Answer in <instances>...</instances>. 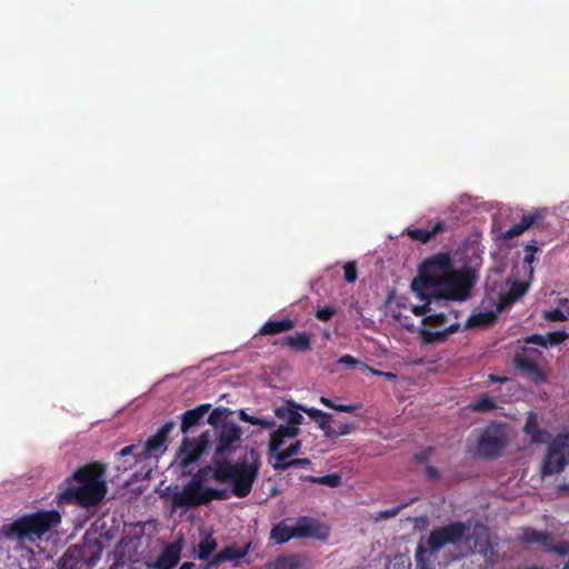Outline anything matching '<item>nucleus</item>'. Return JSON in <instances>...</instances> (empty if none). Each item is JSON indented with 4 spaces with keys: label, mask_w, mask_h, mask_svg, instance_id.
<instances>
[{
    "label": "nucleus",
    "mask_w": 569,
    "mask_h": 569,
    "mask_svg": "<svg viewBox=\"0 0 569 569\" xmlns=\"http://www.w3.org/2000/svg\"><path fill=\"white\" fill-rule=\"evenodd\" d=\"M182 540L178 539L171 543H168L158 556L153 567L156 569H173L181 556Z\"/></svg>",
    "instance_id": "17"
},
{
    "label": "nucleus",
    "mask_w": 569,
    "mask_h": 569,
    "mask_svg": "<svg viewBox=\"0 0 569 569\" xmlns=\"http://www.w3.org/2000/svg\"><path fill=\"white\" fill-rule=\"evenodd\" d=\"M261 468L259 452L251 448L243 458L232 462L213 460L212 478L221 483H231V493L237 498H246L252 490Z\"/></svg>",
    "instance_id": "2"
},
{
    "label": "nucleus",
    "mask_w": 569,
    "mask_h": 569,
    "mask_svg": "<svg viewBox=\"0 0 569 569\" xmlns=\"http://www.w3.org/2000/svg\"><path fill=\"white\" fill-rule=\"evenodd\" d=\"M288 461H289L288 459L287 460H277L276 463H287Z\"/></svg>",
    "instance_id": "63"
},
{
    "label": "nucleus",
    "mask_w": 569,
    "mask_h": 569,
    "mask_svg": "<svg viewBox=\"0 0 569 569\" xmlns=\"http://www.w3.org/2000/svg\"><path fill=\"white\" fill-rule=\"evenodd\" d=\"M523 431L530 436L533 443H542L549 437L548 431L539 427L538 417L533 411L528 412Z\"/></svg>",
    "instance_id": "20"
},
{
    "label": "nucleus",
    "mask_w": 569,
    "mask_h": 569,
    "mask_svg": "<svg viewBox=\"0 0 569 569\" xmlns=\"http://www.w3.org/2000/svg\"><path fill=\"white\" fill-rule=\"evenodd\" d=\"M103 543L96 533H86L79 543L70 546L59 562V569H91L101 557Z\"/></svg>",
    "instance_id": "5"
},
{
    "label": "nucleus",
    "mask_w": 569,
    "mask_h": 569,
    "mask_svg": "<svg viewBox=\"0 0 569 569\" xmlns=\"http://www.w3.org/2000/svg\"><path fill=\"white\" fill-rule=\"evenodd\" d=\"M553 337H555V339L551 342L552 343H559L562 340V338H563V333L556 332V333H553Z\"/></svg>",
    "instance_id": "61"
},
{
    "label": "nucleus",
    "mask_w": 569,
    "mask_h": 569,
    "mask_svg": "<svg viewBox=\"0 0 569 569\" xmlns=\"http://www.w3.org/2000/svg\"><path fill=\"white\" fill-rule=\"evenodd\" d=\"M426 473L432 480L438 479L439 476H440L438 469L436 467H433V466H427L426 467Z\"/></svg>",
    "instance_id": "56"
},
{
    "label": "nucleus",
    "mask_w": 569,
    "mask_h": 569,
    "mask_svg": "<svg viewBox=\"0 0 569 569\" xmlns=\"http://www.w3.org/2000/svg\"><path fill=\"white\" fill-rule=\"evenodd\" d=\"M569 463V433L559 435L550 443L542 463V475L552 476L561 472Z\"/></svg>",
    "instance_id": "10"
},
{
    "label": "nucleus",
    "mask_w": 569,
    "mask_h": 569,
    "mask_svg": "<svg viewBox=\"0 0 569 569\" xmlns=\"http://www.w3.org/2000/svg\"><path fill=\"white\" fill-rule=\"evenodd\" d=\"M453 270V263L448 252H440L426 259L419 269V276L411 283L412 290L432 292Z\"/></svg>",
    "instance_id": "6"
},
{
    "label": "nucleus",
    "mask_w": 569,
    "mask_h": 569,
    "mask_svg": "<svg viewBox=\"0 0 569 569\" xmlns=\"http://www.w3.org/2000/svg\"><path fill=\"white\" fill-rule=\"evenodd\" d=\"M296 322L290 318H282L279 320H268L260 329L259 335L261 336H276L282 332L290 331L295 328Z\"/></svg>",
    "instance_id": "21"
},
{
    "label": "nucleus",
    "mask_w": 569,
    "mask_h": 569,
    "mask_svg": "<svg viewBox=\"0 0 569 569\" xmlns=\"http://www.w3.org/2000/svg\"><path fill=\"white\" fill-rule=\"evenodd\" d=\"M239 418L244 421V422H248L252 426H256V423H260L258 421V417H254V416H251V415H248L244 410H240L239 412Z\"/></svg>",
    "instance_id": "54"
},
{
    "label": "nucleus",
    "mask_w": 569,
    "mask_h": 569,
    "mask_svg": "<svg viewBox=\"0 0 569 569\" xmlns=\"http://www.w3.org/2000/svg\"><path fill=\"white\" fill-rule=\"evenodd\" d=\"M468 530L469 527L462 521L449 522L432 529L428 538H421L416 548L417 569H433L427 556L439 552L447 545L457 546L463 540Z\"/></svg>",
    "instance_id": "4"
},
{
    "label": "nucleus",
    "mask_w": 569,
    "mask_h": 569,
    "mask_svg": "<svg viewBox=\"0 0 569 569\" xmlns=\"http://www.w3.org/2000/svg\"><path fill=\"white\" fill-rule=\"evenodd\" d=\"M61 516L57 510H42L24 515L0 528V539L36 541L57 528Z\"/></svg>",
    "instance_id": "3"
},
{
    "label": "nucleus",
    "mask_w": 569,
    "mask_h": 569,
    "mask_svg": "<svg viewBox=\"0 0 569 569\" xmlns=\"http://www.w3.org/2000/svg\"><path fill=\"white\" fill-rule=\"evenodd\" d=\"M422 323L430 327H443L447 323V316L443 312L426 316Z\"/></svg>",
    "instance_id": "42"
},
{
    "label": "nucleus",
    "mask_w": 569,
    "mask_h": 569,
    "mask_svg": "<svg viewBox=\"0 0 569 569\" xmlns=\"http://www.w3.org/2000/svg\"><path fill=\"white\" fill-rule=\"evenodd\" d=\"M242 436V429L232 421H224L218 433L216 448H214V460L232 451L234 445L240 441Z\"/></svg>",
    "instance_id": "15"
},
{
    "label": "nucleus",
    "mask_w": 569,
    "mask_h": 569,
    "mask_svg": "<svg viewBox=\"0 0 569 569\" xmlns=\"http://www.w3.org/2000/svg\"><path fill=\"white\" fill-rule=\"evenodd\" d=\"M332 420H333V417L331 413H328V412H325V411H320V413L318 415V417H316V419H313V422L317 423L318 428L323 432V437H326L327 432L330 433V426L332 423Z\"/></svg>",
    "instance_id": "39"
},
{
    "label": "nucleus",
    "mask_w": 569,
    "mask_h": 569,
    "mask_svg": "<svg viewBox=\"0 0 569 569\" xmlns=\"http://www.w3.org/2000/svg\"><path fill=\"white\" fill-rule=\"evenodd\" d=\"M473 284L475 273L471 269L452 270L431 293L437 303L448 300L463 301L469 297Z\"/></svg>",
    "instance_id": "8"
},
{
    "label": "nucleus",
    "mask_w": 569,
    "mask_h": 569,
    "mask_svg": "<svg viewBox=\"0 0 569 569\" xmlns=\"http://www.w3.org/2000/svg\"><path fill=\"white\" fill-rule=\"evenodd\" d=\"M345 280L347 282H355L358 278L357 264L355 261H349L343 266Z\"/></svg>",
    "instance_id": "45"
},
{
    "label": "nucleus",
    "mask_w": 569,
    "mask_h": 569,
    "mask_svg": "<svg viewBox=\"0 0 569 569\" xmlns=\"http://www.w3.org/2000/svg\"><path fill=\"white\" fill-rule=\"evenodd\" d=\"M371 371H372L373 375L380 376V377L386 378L388 380L396 379V375L392 373V372H385V371H379V370H376V369H371Z\"/></svg>",
    "instance_id": "60"
},
{
    "label": "nucleus",
    "mask_w": 569,
    "mask_h": 569,
    "mask_svg": "<svg viewBox=\"0 0 569 569\" xmlns=\"http://www.w3.org/2000/svg\"><path fill=\"white\" fill-rule=\"evenodd\" d=\"M228 409L226 408H216L213 409L209 417H208V423L216 427L218 426L222 419L226 417V412H227Z\"/></svg>",
    "instance_id": "46"
},
{
    "label": "nucleus",
    "mask_w": 569,
    "mask_h": 569,
    "mask_svg": "<svg viewBox=\"0 0 569 569\" xmlns=\"http://www.w3.org/2000/svg\"><path fill=\"white\" fill-rule=\"evenodd\" d=\"M310 465V460L307 458H298V459H291L287 463H274L273 469L274 470H288L292 467H307Z\"/></svg>",
    "instance_id": "43"
},
{
    "label": "nucleus",
    "mask_w": 569,
    "mask_h": 569,
    "mask_svg": "<svg viewBox=\"0 0 569 569\" xmlns=\"http://www.w3.org/2000/svg\"><path fill=\"white\" fill-rule=\"evenodd\" d=\"M310 480L315 483L326 485L333 488L340 485L341 477L337 473H330L321 477H310Z\"/></svg>",
    "instance_id": "40"
},
{
    "label": "nucleus",
    "mask_w": 569,
    "mask_h": 569,
    "mask_svg": "<svg viewBox=\"0 0 569 569\" xmlns=\"http://www.w3.org/2000/svg\"><path fill=\"white\" fill-rule=\"evenodd\" d=\"M207 496V506L212 500H226L230 497V492L227 489H218V488H206Z\"/></svg>",
    "instance_id": "41"
},
{
    "label": "nucleus",
    "mask_w": 569,
    "mask_h": 569,
    "mask_svg": "<svg viewBox=\"0 0 569 569\" xmlns=\"http://www.w3.org/2000/svg\"><path fill=\"white\" fill-rule=\"evenodd\" d=\"M531 280H529L527 278V280H522V281H513L510 287H509V290L506 295V303L510 305L515 301H517L518 299H520L522 296L526 295V292L528 291L529 289V282Z\"/></svg>",
    "instance_id": "30"
},
{
    "label": "nucleus",
    "mask_w": 569,
    "mask_h": 569,
    "mask_svg": "<svg viewBox=\"0 0 569 569\" xmlns=\"http://www.w3.org/2000/svg\"><path fill=\"white\" fill-rule=\"evenodd\" d=\"M336 315V309L330 306L320 307L316 311V318L320 321H329Z\"/></svg>",
    "instance_id": "47"
},
{
    "label": "nucleus",
    "mask_w": 569,
    "mask_h": 569,
    "mask_svg": "<svg viewBox=\"0 0 569 569\" xmlns=\"http://www.w3.org/2000/svg\"><path fill=\"white\" fill-rule=\"evenodd\" d=\"M539 355L540 352L536 349L525 348L513 358L515 368L536 385L545 383L547 380L545 372L537 363Z\"/></svg>",
    "instance_id": "13"
},
{
    "label": "nucleus",
    "mask_w": 569,
    "mask_h": 569,
    "mask_svg": "<svg viewBox=\"0 0 569 569\" xmlns=\"http://www.w3.org/2000/svg\"><path fill=\"white\" fill-rule=\"evenodd\" d=\"M510 440L509 425L493 421L480 432L477 439L476 453L486 460L498 459L503 455Z\"/></svg>",
    "instance_id": "7"
},
{
    "label": "nucleus",
    "mask_w": 569,
    "mask_h": 569,
    "mask_svg": "<svg viewBox=\"0 0 569 569\" xmlns=\"http://www.w3.org/2000/svg\"><path fill=\"white\" fill-rule=\"evenodd\" d=\"M301 562L296 555L278 557L268 569H300Z\"/></svg>",
    "instance_id": "31"
},
{
    "label": "nucleus",
    "mask_w": 569,
    "mask_h": 569,
    "mask_svg": "<svg viewBox=\"0 0 569 569\" xmlns=\"http://www.w3.org/2000/svg\"><path fill=\"white\" fill-rule=\"evenodd\" d=\"M141 450V448L139 447V445H130V446H127L124 448H122L119 452V455L121 457H126V456H129V455H132L134 456V460L136 461H141L142 459H138L137 457V453Z\"/></svg>",
    "instance_id": "49"
},
{
    "label": "nucleus",
    "mask_w": 569,
    "mask_h": 569,
    "mask_svg": "<svg viewBox=\"0 0 569 569\" xmlns=\"http://www.w3.org/2000/svg\"><path fill=\"white\" fill-rule=\"evenodd\" d=\"M470 407L476 412H487L496 409L497 406L489 395L482 393Z\"/></svg>",
    "instance_id": "34"
},
{
    "label": "nucleus",
    "mask_w": 569,
    "mask_h": 569,
    "mask_svg": "<svg viewBox=\"0 0 569 569\" xmlns=\"http://www.w3.org/2000/svg\"><path fill=\"white\" fill-rule=\"evenodd\" d=\"M445 227H446L445 222L442 220H440L431 229H425V228L408 229L407 233L412 240L419 241L421 243H427L430 241V239L433 236L443 231Z\"/></svg>",
    "instance_id": "23"
},
{
    "label": "nucleus",
    "mask_w": 569,
    "mask_h": 569,
    "mask_svg": "<svg viewBox=\"0 0 569 569\" xmlns=\"http://www.w3.org/2000/svg\"><path fill=\"white\" fill-rule=\"evenodd\" d=\"M174 427V421H168L156 432V435L148 438L144 446L137 453L138 459H147L162 455L167 450L168 437Z\"/></svg>",
    "instance_id": "14"
},
{
    "label": "nucleus",
    "mask_w": 569,
    "mask_h": 569,
    "mask_svg": "<svg viewBox=\"0 0 569 569\" xmlns=\"http://www.w3.org/2000/svg\"><path fill=\"white\" fill-rule=\"evenodd\" d=\"M211 445L209 431H203L198 438H184L177 453L181 468H187L197 462Z\"/></svg>",
    "instance_id": "11"
},
{
    "label": "nucleus",
    "mask_w": 569,
    "mask_h": 569,
    "mask_svg": "<svg viewBox=\"0 0 569 569\" xmlns=\"http://www.w3.org/2000/svg\"><path fill=\"white\" fill-rule=\"evenodd\" d=\"M292 538H296L295 527L288 526L286 521L278 522L270 531V539L278 545H283Z\"/></svg>",
    "instance_id": "24"
},
{
    "label": "nucleus",
    "mask_w": 569,
    "mask_h": 569,
    "mask_svg": "<svg viewBox=\"0 0 569 569\" xmlns=\"http://www.w3.org/2000/svg\"><path fill=\"white\" fill-rule=\"evenodd\" d=\"M280 343L290 347L295 351L306 352L311 349V335L306 331L296 332L284 337Z\"/></svg>",
    "instance_id": "22"
},
{
    "label": "nucleus",
    "mask_w": 569,
    "mask_h": 569,
    "mask_svg": "<svg viewBox=\"0 0 569 569\" xmlns=\"http://www.w3.org/2000/svg\"><path fill=\"white\" fill-rule=\"evenodd\" d=\"M488 380L492 383H505L507 382L509 379L507 377H501V376H497V375H493V373H490L488 376Z\"/></svg>",
    "instance_id": "59"
},
{
    "label": "nucleus",
    "mask_w": 569,
    "mask_h": 569,
    "mask_svg": "<svg viewBox=\"0 0 569 569\" xmlns=\"http://www.w3.org/2000/svg\"><path fill=\"white\" fill-rule=\"evenodd\" d=\"M402 506H397L388 510L380 511L377 516V520L389 519L396 517L401 510Z\"/></svg>",
    "instance_id": "50"
},
{
    "label": "nucleus",
    "mask_w": 569,
    "mask_h": 569,
    "mask_svg": "<svg viewBox=\"0 0 569 569\" xmlns=\"http://www.w3.org/2000/svg\"><path fill=\"white\" fill-rule=\"evenodd\" d=\"M563 569H569V558H568V561L566 562Z\"/></svg>",
    "instance_id": "64"
},
{
    "label": "nucleus",
    "mask_w": 569,
    "mask_h": 569,
    "mask_svg": "<svg viewBox=\"0 0 569 569\" xmlns=\"http://www.w3.org/2000/svg\"><path fill=\"white\" fill-rule=\"evenodd\" d=\"M217 547L216 538H213L211 532L207 533L198 543L197 558L202 561L208 560Z\"/></svg>",
    "instance_id": "27"
},
{
    "label": "nucleus",
    "mask_w": 569,
    "mask_h": 569,
    "mask_svg": "<svg viewBox=\"0 0 569 569\" xmlns=\"http://www.w3.org/2000/svg\"><path fill=\"white\" fill-rule=\"evenodd\" d=\"M206 561H207V563L203 565V569H211L213 567L221 565V562L217 560V555H213Z\"/></svg>",
    "instance_id": "58"
},
{
    "label": "nucleus",
    "mask_w": 569,
    "mask_h": 569,
    "mask_svg": "<svg viewBox=\"0 0 569 569\" xmlns=\"http://www.w3.org/2000/svg\"><path fill=\"white\" fill-rule=\"evenodd\" d=\"M338 363L346 365L350 368H356L359 361L350 355H345L338 359Z\"/></svg>",
    "instance_id": "53"
},
{
    "label": "nucleus",
    "mask_w": 569,
    "mask_h": 569,
    "mask_svg": "<svg viewBox=\"0 0 569 569\" xmlns=\"http://www.w3.org/2000/svg\"><path fill=\"white\" fill-rule=\"evenodd\" d=\"M302 442L300 440H296L293 443H291L287 450L281 451L280 449L269 452L271 456L276 458V460H287L291 458L292 456H296L301 450Z\"/></svg>",
    "instance_id": "35"
},
{
    "label": "nucleus",
    "mask_w": 569,
    "mask_h": 569,
    "mask_svg": "<svg viewBox=\"0 0 569 569\" xmlns=\"http://www.w3.org/2000/svg\"><path fill=\"white\" fill-rule=\"evenodd\" d=\"M298 406L293 402H288L287 406L276 408V417L286 421L287 425H280L270 433L269 452L281 449L286 439H295L300 435L299 426L303 422V416L299 412L301 410Z\"/></svg>",
    "instance_id": "9"
},
{
    "label": "nucleus",
    "mask_w": 569,
    "mask_h": 569,
    "mask_svg": "<svg viewBox=\"0 0 569 569\" xmlns=\"http://www.w3.org/2000/svg\"><path fill=\"white\" fill-rule=\"evenodd\" d=\"M546 550L555 552L559 556H567L569 555V541H561L559 543H555V540L551 537V543L549 547H546Z\"/></svg>",
    "instance_id": "44"
},
{
    "label": "nucleus",
    "mask_w": 569,
    "mask_h": 569,
    "mask_svg": "<svg viewBox=\"0 0 569 569\" xmlns=\"http://www.w3.org/2000/svg\"><path fill=\"white\" fill-rule=\"evenodd\" d=\"M417 295V297L423 301V305L421 306H411V312L416 316H425L427 315L428 312L431 311V303L432 302H436V297H433V295L426 290V291H419V290H413Z\"/></svg>",
    "instance_id": "29"
},
{
    "label": "nucleus",
    "mask_w": 569,
    "mask_h": 569,
    "mask_svg": "<svg viewBox=\"0 0 569 569\" xmlns=\"http://www.w3.org/2000/svg\"><path fill=\"white\" fill-rule=\"evenodd\" d=\"M172 510L196 509L207 506L206 488H199L194 483L187 482L181 490L173 492L170 497Z\"/></svg>",
    "instance_id": "12"
},
{
    "label": "nucleus",
    "mask_w": 569,
    "mask_h": 569,
    "mask_svg": "<svg viewBox=\"0 0 569 569\" xmlns=\"http://www.w3.org/2000/svg\"><path fill=\"white\" fill-rule=\"evenodd\" d=\"M320 402L330 408V409H333L336 411H340V412H355L357 410H359L361 408V405H341V403H336L333 402L331 399H328L326 397H320Z\"/></svg>",
    "instance_id": "36"
},
{
    "label": "nucleus",
    "mask_w": 569,
    "mask_h": 569,
    "mask_svg": "<svg viewBox=\"0 0 569 569\" xmlns=\"http://www.w3.org/2000/svg\"><path fill=\"white\" fill-rule=\"evenodd\" d=\"M213 466H206L200 468L189 480V482L194 483L199 488H208L204 486V482L208 479L209 473L212 475Z\"/></svg>",
    "instance_id": "38"
},
{
    "label": "nucleus",
    "mask_w": 569,
    "mask_h": 569,
    "mask_svg": "<svg viewBox=\"0 0 569 569\" xmlns=\"http://www.w3.org/2000/svg\"><path fill=\"white\" fill-rule=\"evenodd\" d=\"M458 328H459L458 325H451L440 331H432L428 328H422L420 330V336H421L422 340L427 343L440 342V341L446 340L448 335L456 332L458 330Z\"/></svg>",
    "instance_id": "25"
},
{
    "label": "nucleus",
    "mask_w": 569,
    "mask_h": 569,
    "mask_svg": "<svg viewBox=\"0 0 569 569\" xmlns=\"http://www.w3.org/2000/svg\"><path fill=\"white\" fill-rule=\"evenodd\" d=\"M210 409V403H202L193 409L184 411L181 415V431L183 433H188L193 427L199 426Z\"/></svg>",
    "instance_id": "18"
},
{
    "label": "nucleus",
    "mask_w": 569,
    "mask_h": 569,
    "mask_svg": "<svg viewBox=\"0 0 569 569\" xmlns=\"http://www.w3.org/2000/svg\"><path fill=\"white\" fill-rule=\"evenodd\" d=\"M543 318L548 321H565L567 317L560 309L545 311Z\"/></svg>",
    "instance_id": "48"
},
{
    "label": "nucleus",
    "mask_w": 569,
    "mask_h": 569,
    "mask_svg": "<svg viewBox=\"0 0 569 569\" xmlns=\"http://www.w3.org/2000/svg\"><path fill=\"white\" fill-rule=\"evenodd\" d=\"M103 469L97 463L80 467L71 478L63 481V489L58 495V503L78 505L83 508L94 507L107 493Z\"/></svg>",
    "instance_id": "1"
},
{
    "label": "nucleus",
    "mask_w": 569,
    "mask_h": 569,
    "mask_svg": "<svg viewBox=\"0 0 569 569\" xmlns=\"http://www.w3.org/2000/svg\"><path fill=\"white\" fill-rule=\"evenodd\" d=\"M432 452H433V448L429 447L426 450H423L419 453H416L415 460L420 463L427 462L429 460L430 456L432 455Z\"/></svg>",
    "instance_id": "52"
},
{
    "label": "nucleus",
    "mask_w": 569,
    "mask_h": 569,
    "mask_svg": "<svg viewBox=\"0 0 569 569\" xmlns=\"http://www.w3.org/2000/svg\"><path fill=\"white\" fill-rule=\"evenodd\" d=\"M497 319V316L491 311L479 312L477 315H472L468 321V327H488L491 326Z\"/></svg>",
    "instance_id": "32"
},
{
    "label": "nucleus",
    "mask_w": 569,
    "mask_h": 569,
    "mask_svg": "<svg viewBox=\"0 0 569 569\" xmlns=\"http://www.w3.org/2000/svg\"><path fill=\"white\" fill-rule=\"evenodd\" d=\"M330 433L327 432L326 437L327 439H336L341 436H346L351 433L353 430H356V426L353 423H341L337 428L332 427V425L329 428Z\"/></svg>",
    "instance_id": "37"
},
{
    "label": "nucleus",
    "mask_w": 569,
    "mask_h": 569,
    "mask_svg": "<svg viewBox=\"0 0 569 569\" xmlns=\"http://www.w3.org/2000/svg\"><path fill=\"white\" fill-rule=\"evenodd\" d=\"M217 555V560L221 563L226 561L237 560L244 556L243 551H240L234 545L224 547Z\"/></svg>",
    "instance_id": "33"
},
{
    "label": "nucleus",
    "mask_w": 569,
    "mask_h": 569,
    "mask_svg": "<svg viewBox=\"0 0 569 569\" xmlns=\"http://www.w3.org/2000/svg\"><path fill=\"white\" fill-rule=\"evenodd\" d=\"M258 421L260 423H256V426L262 427L264 429H272L276 426L273 420H267V419L258 418Z\"/></svg>",
    "instance_id": "57"
},
{
    "label": "nucleus",
    "mask_w": 569,
    "mask_h": 569,
    "mask_svg": "<svg viewBox=\"0 0 569 569\" xmlns=\"http://www.w3.org/2000/svg\"><path fill=\"white\" fill-rule=\"evenodd\" d=\"M521 539L527 543H540L545 549L551 543V536L548 532L539 531L532 528L526 529Z\"/></svg>",
    "instance_id": "28"
},
{
    "label": "nucleus",
    "mask_w": 569,
    "mask_h": 569,
    "mask_svg": "<svg viewBox=\"0 0 569 569\" xmlns=\"http://www.w3.org/2000/svg\"><path fill=\"white\" fill-rule=\"evenodd\" d=\"M540 218L541 214L538 211L529 214H523L519 223L511 226L508 230L502 232L501 238L505 240H509L520 236L526 230L535 226Z\"/></svg>",
    "instance_id": "19"
},
{
    "label": "nucleus",
    "mask_w": 569,
    "mask_h": 569,
    "mask_svg": "<svg viewBox=\"0 0 569 569\" xmlns=\"http://www.w3.org/2000/svg\"><path fill=\"white\" fill-rule=\"evenodd\" d=\"M194 566H196V565H194L193 562H191V561H186V562H183V563L180 566V568H179V569H192V568H194Z\"/></svg>",
    "instance_id": "62"
},
{
    "label": "nucleus",
    "mask_w": 569,
    "mask_h": 569,
    "mask_svg": "<svg viewBox=\"0 0 569 569\" xmlns=\"http://www.w3.org/2000/svg\"><path fill=\"white\" fill-rule=\"evenodd\" d=\"M298 408L303 411L305 413H307L309 416V418L313 421V419H316V417H318V415L320 413L321 410L319 409H316V408H309L307 406H302V405H299Z\"/></svg>",
    "instance_id": "55"
},
{
    "label": "nucleus",
    "mask_w": 569,
    "mask_h": 569,
    "mask_svg": "<svg viewBox=\"0 0 569 569\" xmlns=\"http://www.w3.org/2000/svg\"><path fill=\"white\" fill-rule=\"evenodd\" d=\"M293 527L296 538L298 539L312 538L317 540H327L329 537L328 527L310 517H299Z\"/></svg>",
    "instance_id": "16"
},
{
    "label": "nucleus",
    "mask_w": 569,
    "mask_h": 569,
    "mask_svg": "<svg viewBox=\"0 0 569 569\" xmlns=\"http://www.w3.org/2000/svg\"><path fill=\"white\" fill-rule=\"evenodd\" d=\"M527 343H535L539 346H547L548 339L540 335H531L525 339Z\"/></svg>",
    "instance_id": "51"
},
{
    "label": "nucleus",
    "mask_w": 569,
    "mask_h": 569,
    "mask_svg": "<svg viewBox=\"0 0 569 569\" xmlns=\"http://www.w3.org/2000/svg\"><path fill=\"white\" fill-rule=\"evenodd\" d=\"M540 250L537 241L532 240L525 247L526 256L523 259V277L531 280L533 278V267L532 262L535 260V254Z\"/></svg>",
    "instance_id": "26"
}]
</instances>
